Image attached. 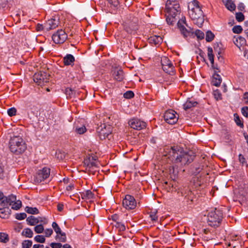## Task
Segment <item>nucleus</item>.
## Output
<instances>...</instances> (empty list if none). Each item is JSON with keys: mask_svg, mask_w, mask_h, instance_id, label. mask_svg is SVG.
I'll return each mask as SVG.
<instances>
[{"mask_svg": "<svg viewBox=\"0 0 248 248\" xmlns=\"http://www.w3.org/2000/svg\"><path fill=\"white\" fill-rule=\"evenodd\" d=\"M168 158L174 163L183 166L192 162L194 156L178 147H173L170 150Z\"/></svg>", "mask_w": 248, "mask_h": 248, "instance_id": "1", "label": "nucleus"}, {"mask_svg": "<svg viewBox=\"0 0 248 248\" xmlns=\"http://www.w3.org/2000/svg\"><path fill=\"white\" fill-rule=\"evenodd\" d=\"M10 151L16 155L23 154L27 149V144L23 138L19 136L11 137L9 142Z\"/></svg>", "mask_w": 248, "mask_h": 248, "instance_id": "2", "label": "nucleus"}, {"mask_svg": "<svg viewBox=\"0 0 248 248\" xmlns=\"http://www.w3.org/2000/svg\"><path fill=\"white\" fill-rule=\"evenodd\" d=\"M166 9L169 16L166 18L168 24L172 25L175 21V17L180 11L179 4L176 0H167L166 3Z\"/></svg>", "mask_w": 248, "mask_h": 248, "instance_id": "3", "label": "nucleus"}, {"mask_svg": "<svg viewBox=\"0 0 248 248\" xmlns=\"http://www.w3.org/2000/svg\"><path fill=\"white\" fill-rule=\"evenodd\" d=\"M223 213L219 209L215 208L209 211L207 215L206 220L208 225L217 227H218L222 220Z\"/></svg>", "mask_w": 248, "mask_h": 248, "instance_id": "4", "label": "nucleus"}, {"mask_svg": "<svg viewBox=\"0 0 248 248\" xmlns=\"http://www.w3.org/2000/svg\"><path fill=\"white\" fill-rule=\"evenodd\" d=\"M185 25L187 26L185 17L179 20L177 23V27L183 37L187 40L188 37L193 36V32L190 30H187Z\"/></svg>", "mask_w": 248, "mask_h": 248, "instance_id": "5", "label": "nucleus"}, {"mask_svg": "<svg viewBox=\"0 0 248 248\" xmlns=\"http://www.w3.org/2000/svg\"><path fill=\"white\" fill-rule=\"evenodd\" d=\"M68 36L64 30H58L52 36L53 41L57 44L63 43L67 39Z\"/></svg>", "mask_w": 248, "mask_h": 248, "instance_id": "6", "label": "nucleus"}, {"mask_svg": "<svg viewBox=\"0 0 248 248\" xmlns=\"http://www.w3.org/2000/svg\"><path fill=\"white\" fill-rule=\"evenodd\" d=\"M49 75L45 72L35 73L33 76V80L39 85L43 86L49 81Z\"/></svg>", "mask_w": 248, "mask_h": 248, "instance_id": "7", "label": "nucleus"}, {"mask_svg": "<svg viewBox=\"0 0 248 248\" xmlns=\"http://www.w3.org/2000/svg\"><path fill=\"white\" fill-rule=\"evenodd\" d=\"M123 205L127 210H132L136 207L137 202L133 196L126 195L123 200Z\"/></svg>", "mask_w": 248, "mask_h": 248, "instance_id": "8", "label": "nucleus"}, {"mask_svg": "<svg viewBox=\"0 0 248 248\" xmlns=\"http://www.w3.org/2000/svg\"><path fill=\"white\" fill-rule=\"evenodd\" d=\"M188 10L189 15L192 20H198L201 22H203L202 11L201 7L192 8Z\"/></svg>", "mask_w": 248, "mask_h": 248, "instance_id": "9", "label": "nucleus"}, {"mask_svg": "<svg viewBox=\"0 0 248 248\" xmlns=\"http://www.w3.org/2000/svg\"><path fill=\"white\" fill-rule=\"evenodd\" d=\"M50 175V169L47 168H44L39 170L35 176V181L40 183L47 178Z\"/></svg>", "mask_w": 248, "mask_h": 248, "instance_id": "10", "label": "nucleus"}, {"mask_svg": "<svg viewBox=\"0 0 248 248\" xmlns=\"http://www.w3.org/2000/svg\"><path fill=\"white\" fill-rule=\"evenodd\" d=\"M165 121L168 124H173L178 121V117L176 116V112L172 109L167 110L164 115Z\"/></svg>", "mask_w": 248, "mask_h": 248, "instance_id": "11", "label": "nucleus"}, {"mask_svg": "<svg viewBox=\"0 0 248 248\" xmlns=\"http://www.w3.org/2000/svg\"><path fill=\"white\" fill-rule=\"evenodd\" d=\"M16 200V196L11 194L8 196H5L2 192L0 191V205L3 207L9 206Z\"/></svg>", "mask_w": 248, "mask_h": 248, "instance_id": "12", "label": "nucleus"}, {"mask_svg": "<svg viewBox=\"0 0 248 248\" xmlns=\"http://www.w3.org/2000/svg\"><path fill=\"white\" fill-rule=\"evenodd\" d=\"M130 127L137 130H140L146 127V124L145 122L138 118H133L128 122Z\"/></svg>", "mask_w": 248, "mask_h": 248, "instance_id": "13", "label": "nucleus"}, {"mask_svg": "<svg viewBox=\"0 0 248 248\" xmlns=\"http://www.w3.org/2000/svg\"><path fill=\"white\" fill-rule=\"evenodd\" d=\"M232 40L234 44L240 49V50L244 49V47L247 46V42L245 38L238 35L234 36Z\"/></svg>", "mask_w": 248, "mask_h": 248, "instance_id": "14", "label": "nucleus"}, {"mask_svg": "<svg viewBox=\"0 0 248 248\" xmlns=\"http://www.w3.org/2000/svg\"><path fill=\"white\" fill-rule=\"evenodd\" d=\"M58 18H51L45 23V31H48L56 28L59 25Z\"/></svg>", "mask_w": 248, "mask_h": 248, "instance_id": "15", "label": "nucleus"}, {"mask_svg": "<svg viewBox=\"0 0 248 248\" xmlns=\"http://www.w3.org/2000/svg\"><path fill=\"white\" fill-rule=\"evenodd\" d=\"M52 227L57 233V236L58 237L59 235H61V237L59 238V240L61 242H65L66 240V234L64 232H62L58 224L56 222H53L52 224Z\"/></svg>", "mask_w": 248, "mask_h": 248, "instance_id": "16", "label": "nucleus"}, {"mask_svg": "<svg viewBox=\"0 0 248 248\" xmlns=\"http://www.w3.org/2000/svg\"><path fill=\"white\" fill-rule=\"evenodd\" d=\"M112 72L113 78L115 80L118 81H122L124 79V73L122 69L115 68Z\"/></svg>", "mask_w": 248, "mask_h": 248, "instance_id": "17", "label": "nucleus"}, {"mask_svg": "<svg viewBox=\"0 0 248 248\" xmlns=\"http://www.w3.org/2000/svg\"><path fill=\"white\" fill-rule=\"evenodd\" d=\"M84 164L87 166L86 170L88 171H91V170L97 168V163L95 160L93 159V158H92V160L90 158L85 160Z\"/></svg>", "mask_w": 248, "mask_h": 248, "instance_id": "18", "label": "nucleus"}, {"mask_svg": "<svg viewBox=\"0 0 248 248\" xmlns=\"http://www.w3.org/2000/svg\"><path fill=\"white\" fill-rule=\"evenodd\" d=\"M75 62V58L72 54H67L63 59V62L65 66L73 65Z\"/></svg>", "mask_w": 248, "mask_h": 248, "instance_id": "19", "label": "nucleus"}, {"mask_svg": "<svg viewBox=\"0 0 248 248\" xmlns=\"http://www.w3.org/2000/svg\"><path fill=\"white\" fill-rule=\"evenodd\" d=\"M148 41L150 44L157 45L162 42V38L160 36L153 35L148 38Z\"/></svg>", "mask_w": 248, "mask_h": 248, "instance_id": "20", "label": "nucleus"}, {"mask_svg": "<svg viewBox=\"0 0 248 248\" xmlns=\"http://www.w3.org/2000/svg\"><path fill=\"white\" fill-rule=\"evenodd\" d=\"M198 104L197 102L194 100L188 99L186 103L183 105V108L185 110L190 109L192 107H194Z\"/></svg>", "mask_w": 248, "mask_h": 248, "instance_id": "21", "label": "nucleus"}, {"mask_svg": "<svg viewBox=\"0 0 248 248\" xmlns=\"http://www.w3.org/2000/svg\"><path fill=\"white\" fill-rule=\"evenodd\" d=\"M11 210L8 206L4 207L3 208H0V217L2 218H7L10 214Z\"/></svg>", "mask_w": 248, "mask_h": 248, "instance_id": "22", "label": "nucleus"}, {"mask_svg": "<svg viewBox=\"0 0 248 248\" xmlns=\"http://www.w3.org/2000/svg\"><path fill=\"white\" fill-rule=\"evenodd\" d=\"M222 81L221 77L217 74H215L213 76L212 83L213 85L218 87Z\"/></svg>", "mask_w": 248, "mask_h": 248, "instance_id": "23", "label": "nucleus"}, {"mask_svg": "<svg viewBox=\"0 0 248 248\" xmlns=\"http://www.w3.org/2000/svg\"><path fill=\"white\" fill-rule=\"evenodd\" d=\"M170 178L175 180L177 179L179 173L178 168H175V166H172L170 168Z\"/></svg>", "mask_w": 248, "mask_h": 248, "instance_id": "24", "label": "nucleus"}, {"mask_svg": "<svg viewBox=\"0 0 248 248\" xmlns=\"http://www.w3.org/2000/svg\"><path fill=\"white\" fill-rule=\"evenodd\" d=\"M163 70L170 75H173L174 73V67L172 62L162 67Z\"/></svg>", "mask_w": 248, "mask_h": 248, "instance_id": "25", "label": "nucleus"}, {"mask_svg": "<svg viewBox=\"0 0 248 248\" xmlns=\"http://www.w3.org/2000/svg\"><path fill=\"white\" fill-rule=\"evenodd\" d=\"M27 222H28V224L30 225H34L38 223L40 221L43 222V220H39L38 218L35 217L34 216H31L29 217L27 219Z\"/></svg>", "mask_w": 248, "mask_h": 248, "instance_id": "26", "label": "nucleus"}, {"mask_svg": "<svg viewBox=\"0 0 248 248\" xmlns=\"http://www.w3.org/2000/svg\"><path fill=\"white\" fill-rule=\"evenodd\" d=\"M81 197L83 199L91 200L94 198V194L91 190H88L82 192Z\"/></svg>", "mask_w": 248, "mask_h": 248, "instance_id": "27", "label": "nucleus"}, {"mask_svg": "<svg viewBox=\"0 0 248 248\" xmlns=\"http://www.w3.org/2000/svg\"><path fill=\"white\" fill-rule=\"evenodd\" d=\"M226 8L229 11L231 12L234 11L236 9V5L234 3V0H232V1H229V2H226L223 3Z\"/></svg>", "mask_w": 248, "mask_h": 248, "instance_id": "28", "label": "nucleus"}, {"mask_svg": "<svg viewBox=\"0 0 248 248\" xmlns=\"http://www.w3.org/2000/svg\"><path fill=\"white\" fill-rule=\"evenodd\" d=\"M10 205H12V208L13 209L17 210L21 207L22 202L20 200H16H16L13 202ZM9 206H10V205H9Z\"/></svg>", "mask_w": 248, "mask_h": 248, "instance_id": "29", "label": "nucleus"}, {"mask_svg": "<svg viewBox=\"0 0 248 248\" xmlns=\"http://www.w3.org/2000/svg\"><path fill=\"white\" fill-rule=\"evenodd\" d=\"M22 234L26 237L31 238L33 236V233L31 229L25 228L23 230Z\"/></svg>", "mask_w": 248, "mask_h": 248, "instance_id": "30", "label": "nucleus"}, {"mask_svg": "<svg viewBox=\"0 0 248 248\" xmlns=\"http://www.w3.org/2000/svg\"><path fill=\"white\" fill-rule=\"evenodd\" d=\"M207 54L208 59L210 61L212 64H214V55H213V50L212 47H208L207 48Z\"/></svg>", "mask_w": 248, "mask_h": 248, "instance_id": "31", "label": "nucleus"}, {"mask_svg": "<svg viewBox=\"0 0 248 248\" xmlns=\"http://www.w3.org/2000/svg\"><path fill=\"white\" fill-rule=\"evenodd\" d=\"M25 210L28 213L31 214H38L39 213V211L36 207L27 206L25 208Z\"/></svg>", "mask_w": 248, "mask_h": 248, "instance_id": "32", "label": "nucleus"}, {"mask_svg": "<svg viewBox=\"0 0 248 248\" xmlns=\"http://www.w3.org/2000/svg\"><path fill=\"white\" fill-rule=\"evenodd\" d=\"M9 241L8 235L5 233H0V242L6 243Z\"/></svg>", "mask_w": 248, "mask_h": 248, "instance_id": "33", "label": "nucleus"}, {"mask_svg": "<svg viewBox=\"0 0 248 248\" xmlns=\"http://www.w3.org/2000/svg\"><path fill=\"white\" fill-rule=\"evenodd\" d=\"M75 132L79 134H84L87 130L86 127L84 125H82L80 127L76 126Z\"/></svg>", "mask_w": 248, "mask_h": 248, "instance_id": "34", "label": "nucleus"}, {"mask_svg": "<svg viewBox=\"0 0 248 248\" xmlns=\"http://www.w3.org/2000/svg\"><path fill=\"white\" fill-rule=\"evenodd\" d=\"M214 34L211 31H209L206 32L205 39L207 42H211L214 39Z\"/></svg>", "mask_w": 248, "mask_h": 248, "instance_id": "35", "label": "nucleus"}, {"mask_svg": "<svg viewBox=\"0 0 248 248\" xmlns=\"http://www.w3.org/2000/svg\"><path fill=\"white\" fill-rule=\"evenodd\" d=\"M171 62L167 57H162L161 59V63L162 67L170 64Z\"/></svg>", "mask_w": 248, "mask_h": 248, "instance_id": "36", "label": "nucleus"}, {"mask_svg": "<svg viewBox=\"0 0 248 248\" xmlns=\"http://www.w3.org/2000/svg\"><path fill=\"white\" fill-rule=\"evenodd\" d=\"M195 7H200L199 2L197 0H193L189 3L188 5V9Z\"/></svg>", "mask_w": 248, "mask_h": 248, "instance_id": "37", "label": "nucleus"}, {"mask_svg": "<svg viewBox=\"0 0 248 248\" xmlns=\"http://www.w3.org/2000/svg\"><path fill=\"white\" fill-rule=\"evenodd\" d=\"M150 217L153 221H156L158 220V216H157V211L155 210L151 211L150 213Z\"/></svg>", "mask_w": 248, "mask_h": 248, "instance_id": "38", "label": "nucleus"}, {"mask_svg": "<svg viewBox=\"0 0 248 248\" xmlns=\"http://www.w3.org/2000/svg\"><path fill=\"white\" fill-rule=\"evenodd\" d=\"M234 120H235V122L236 124L238 126H239L240 127H243V126H244L243 123L241 122V120L240 117H239V116L237 114H234Z\"/></svg>", "mask_w": 248, "mask_h": 248, "instance_id": "39", "label": "nucleus"}, {"mask_svg": "<svg viewBox=\"0 0 248 248\" xmlns=\"http://www.w3.org/2000/svg\"><path fill=\"white\" fill-rule=\"evenodd\" d=\"M32 241L31 240H25L22 242V248H30L32 246Z\"/></svg>", "mask_w": 248, "mask_h": 248, "instance_id": "40", "label": "nucleus"}, {"mask_svg": "<svg viewBox=\"0 0 248 248\" xmlns=\"http://www.w3.org/2000/svg\"><path fill=\"white\" fill-rule=\"evenodd\" d=\"M34 240L37 242H39V243H44L45 242V238L44 237V236L43 235H36L34 238Z\"/></svg>", "mask_w": 248, "mask_h": 248, "instance_id": "41", "label": "nucleus"}, {"mask_svg": "<svg viewBox=\"0 0 248 248\" xmlns=\"http://www.w3.org/2000/svg\"><path fill=\"white\" fill-rule=\"evenodd\" d=\"M44 228L42 224L38 225L34 227V231L37 233H41L43 232Z\"/></svg>", "mask_w": 248, "mask_h": 248, "instance_id": "42", "label": "nucleus"}, {"mask_svg": "<svg viewBox=\"0 0 248 248\" xmlns=\"http://www.w3.org/2000/svg\"><path fill=\"white\" fill-rule=\"evenodd\" d=\"M111 134V131L108 130L107 132L105 131V129H101V131L100 132V136H103L104 139L108 138L109 135Z\"/></svg>", "mask_w": 248, "mask_h": 248, "instance_id": "43", "label": "nucleus"}, {"mask_svg": "<svg viewBox=\"0 0 248 248\" xmlns=\"http://www.w3.org/2000/svg\"><path fill=\"white\" fill-rule=\"evenodd\" d=\"M115 227L119 229L120 231H124L125 230V225L121 222H117Z\"/></svg>", "mask_w": 248, "mask_h": 248, "instance_id": "44", "label": "nucleus"}, {"mask_svg": "<svg viewBox=\"0 0 248 248\" xmlns=\"http://www.w3.org/2000/svg\"><path fill=\"white\" fill-rule=\"evenodd\" d=\"M7 113L10 117L15 116L16 113V109L15 108H11L7 110Z\"/></svg>", "mask_w": 248, "mask_h": 248, "instance_id": "45", "label": "nucleus"}, {"mask_svg": "<svg viewBox=\"0 0 248 248\" xmlns=\"http://www.w3.org/2000/svg\"><path fill=\"white\" fill-rule=\"evenodd\" d=\"M235 18L237 21L242 22L244 19V16L241 12L236 13L235 14Z\"/></svg>", "mask_w": 248, "mask_h": 248, "instance_id": "46", "label": "nucleus"}, {"mask_svg": "<svg viewBox=\"0 0 248 248\" xmlns=\"http://www.w3.org/2000/svg\"><path fill=\"white\" fill-rule=\"evenodd\" d=\"M195 34L199 39H202L204 38V34L202 31L200 30H196L195 31Z\"/></svg>", "mask_w": 248, "mask_h": 248, "instance_id": "47", "label": "nucleus"}, {"mask_svg": "<svg viewBox=\"0 0 248 248\" xmlns=\"http://www.w3.org/2000/svg\"><path fill=\"white\" fill-rule=\"evenodd\" d=\"M27 217V215L25 213H17L16 215V218L19 220L25 219Z\"/></svg>", "mask_w": 248, "mask_h": 248, "instance_id": "48", "label": "nucleus"}, {"mask_svg": "<svg viewBox=\"0 0 248 248\" xmlns=\"http://www.w3.org/2000/svg\"><path fill=\"white\" fill-rule=\"evenodd\" d=\"M134 96V93H133V92L132 91H127L124 94V97L125 98H127V99L131 98L133 97Z\"/></svg>", "mask_w": 248, "mask_h": 248, "instance_id": "49", "label": "nucleus"}, {"mask_svg": "<svg viewBox=\"0 0 248 248\" xmlns=\"http://www.w3.org/2000/svg\"><path fill=\"white\" fill-rule=\"evenodd\" d=\"M5 177V173L4 170V166L0 163V179H3Z\"/></svg>", "mask_w": 248, "mask_h": 248, "instance_id": "50", "label": "nucleus"}, {"mask_svg": "<svg viewBox=\"0 0 248 248\" xmlns=\"http://www.w3.org/2000/svg\"><path fill=\"white\" fill-rule=\"evenodd\" d=\"M242 28L241 26H235L232 28V31L235 33H240L242 31Z\"/></svg>", "mask_w": 248, "mask_h": 248, "instance_id": "51", "label": "nucleus"}, {"mask_svg": "<svg viewBox=\"0 0 248 248\" xmlns=\"http://www.w3.org/2000/svg\"><path fill=\"white\" fill-rule=\"evenodd\" d=\"M242 115L246 118H248V107L245 106L241 109Z\"/></svg>", "mask_w": 248, "mask_h": 248, "instance_id": "52", "label": "nucleus"}, {"mask_svg": "<svg viewBox=\"0 0 248 248\" xmlns=\"http://www.w3.org/2000/svg\"><path fill=\"white\" fill-rule=\"evenodd\" d=\"M65 93L67 97H71L73 93V91L71 88H66L65 90Z\"/></svg>", "mask_w": 248, "mask_h": 248, "instance_id": "53", "label": "nucleus"}, {"mask_svg": "<svg viewBox=\"0 0 248 248\" xmlns=\"http://www.w3.org/2000/svg\"><path fill=\"white\" fill-rule=\"evenodd\" d=\"M108 2L112 6L116 7L119 5L118 0H107Z\"/></svg>", "mask_w": 248, "mask_h": 248, "instance_id": "54", "label": "nucleus"}, {"mask_svg": "<svg viewBox=\"0 0 248 248\" xmlns=\"http://www.w3.org/2000/svg\"><path fill=\"white\" fill-rule=\"evenodd\" d=\"M50 246L52 248H61L62 247V244L60 243H51L50 244Z\"/></svg>", "mask_w": 248, "mask_h": 248, "instance_id": "55", "label": "nucleus"}, {"mask_svg": "<svg viewBox=\"0 0 248 248\" xmlns=\"http://www.w3.org/2000/svg\"><path fill=\"white\" fill-rule=\"evenodd\" d=\"M45 236L48 237L51 235L53 233V230L51 229H47L45 231Z\"/></svg>", "mask_w": 248, "mask_h": 248, "instance_id": "56", "label": "nucleus"}, {"mask_svg": "<svg viewBox=\"0 0 248 248\" xmlns=\"http://www.w3.org/2000/svg\"><path fill=\"white\" fill-rule=\"evenodd\" d=\"M239 160L240 162L243 165L246 163V159L242 154H240L239 155Z\"/></svg>", "mask_w": 248, "mask_h": 248, "instance_id": "57", "label": "nucleus"}, {"mask_svg": "<svg viewBox=\"0 0 248 248\" xmlns=\"http://www.w3.org/2000/svg\"><path fill=\"white\" fill-rule=\"evenodd\" d=\"M36 30L37 31L45 30V24L42 25V24H38L36 26Z\"/></svg>", "mask_w": 248, "mask_h": 248, "instance_id": "58", "label": "nucleus"}, {"mask_svg": "<svg viewBox=\"0 0 248 248\" xmlns=\"http://www.w3.org/2000/svg\"><path fill=\"white\" fill-rule=\"evenodd\" d=\"M112 219L117 222H119L120 220L119 216L117 214H114L111 216Z\"/></svg>", "mask_w": 248, "mask_h": 248, "instance_id": "59", "label": "nucleus"}, {"mask_svg": "<svg viewBox=\"0 0 248 248\" xmlns=\"http://www.w3.org/2000/svg\"><path fill=\"white\" fill-rule=\"evenodd\" d=\"M214 94L215 97L217 100L220 99L221 98V94L218 92L215 91L214 92Z\"/></svg>", "mask_w": 248, "mask_h": 248, "instance_id": "60", "label": "nucleus"}, {"mask_svg": "<svg viewBox=\"0 0 248 248\" xmlns=\"http://www.w3.org/2000/svg\"><path fill=\"white\" fill-rule=\"evenodd\" d=\"M243 99L245 100V103L248 104V92H245L244 93Z\"/></svg>", "mask_w": 248, "mask_h": 248, "instance_id": "61", "label": "nucleus"}, {"mask_svg": "<svg viewBox=\"0 0 248 248\" xmlns=\"http://www.w3.org/2000/svg\"><path fill=\"white\" fill-rule=\"evenodd\" d=\"M243 50L244 51V56L248 59V46H246Z\"/></svg>", "mask_w": 248, "mask_h": 248, "instance_id": "62", "label": "nucleus"}, {"mask_svg": "<svg viewBox=\"0 0 248 248\" xmlns=\"http://www.w3.org/2000/svg\"><path fill=\"white\" fill-rule=\"evenodd\" d=\"M124 30L125 31L128 33L129 34H132L133 33V32L134 31L133 30H132V29H131L129 27H125L124 28Z\"/></svg>", "mask_w": 248, "mask_h": 248, "instance_id": "63", "label": "nucleus"}, {"mask_svg": "<svg viewBox=\"0 0 248 248\" xmlns=\"http://www.w3.org/2000/svg\"><path fill=\"white\" fill-rule=\"evenodd\" d=\"M57 209L59 211H62L63 209V205L62 204H58L57 205Z\"/></svg>", "mask_w": 248, "mask_h": 248, "instance_id": "64", "label": "nucleus"}]
</instances>
